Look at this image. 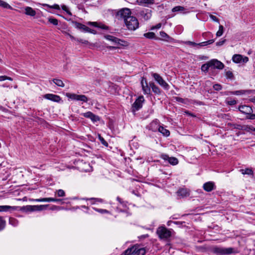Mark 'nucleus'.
<instances>
[{"mask_svg": "<svg viewBox=\"0 0 255 255\" xmlns=\"http://www.w3.org/2000/svg\"><path fill=\"white\" fill-rule=\"evenodd\" d=\"M211 252L216 255H229L236 253L233 248H223L218 246L212 247Z\"/></svg>", "mask_w": 255, "mask_h": 255, "instance_id": "1", "label": "nucleus"}, {"mask_svg": "<svg viewBox=\"0 0 255 255\" xmlns=\"http://www.w3.org/2000/svg\"><path fill=\"white\" fill-rule=\"evenodd\" d=\"M125 23L129 30H134L138 27V21L137 18L133 16L127 18Z\"/></svg>", "mask_w": 255, "mask_h": 255, "instance_id": "2", "label": "nucleus"}, {"mask_svg": "<svg viewBox=\"0 0 255 255\" xmlns=\"http://www.w3.org/2000/svg\"><path fill=\"white\" fill-rule=\"evenodd\" d=\"M156 234L161 239H167L171 236V231L164 226H161L157 228Z\"/></svg>", "mask_w": 255, "mask_h": 255, "instance_id": "3", "label": "nucleus"}, {"mask_svg": "<svg viewBox=\"0 0 255 255\" xmlns=\"http://www.w3.org/2000/svg\"><path fill=\"white\" fill-rule=\"evenodd\" d=\"M48 205H27L21 208V210L25 212L40 211L46 209Z\"/></svg>", "mask_w": 255, "mask_h": 255, "instance_id": "4", "label": "nucleus"}, {"mask_svg": "<svg viewBox=\"0 0 255 255\" xmlns=\"http://www.w3.org/2000/svg\"><path fill=\"white\" fill-rule=\"evenodd\" d=\"M131 11L128 8H124L119 10L116 14V16L118 19H124L125 21V19L131 16Z\"/></svg>", "mask_w": 255, "mask_h": 255, "instance_id": "5", "label": "nucleus"}, {"mask_svg": "<svg viewBox=\"0 0 255 255\" xmlns=\"http://www.w3.org/2000/svg\"><path fill=\"white\" fill-rule=\"evenodd\" d=\"M152 76L154 78V80L159 84L161 87L166 90H168L169 88V85L163 79V78L157 73H152Z\"/></svg>", "mask_w": 255, "mask_h": 255, "instance_id": "6", "label": "nucleus"}, {"mask_svg": "<svg viewBox=\"0 0 255 255\" xmlns=\"http://www.w3.org/2000/svg\"><path fill=\"white\" fill-rule=\"evenodd\" d=\"M144 101L142 96H139L133 103L131 107V111L134 113L136 111L139 110L142 108V104Z\"/></svg>", "mask_w": 255, "mask_h": 255, "instance_id": "7", "label": "nucleus"}, {"mask_svg": "<svg viewBox=\"0 0 255 255\" xmlns=\"http://www.w3.org/2000/svg\"><path fill=\"white\" fill-rule=\"evenodd\" d=\"M72 23L76 28L80 29L84 32H90L93 34L96 33V31L95 30L90 28L89 27H87L84 24H83L81 23L76 21H73Z\"/></svg>", "mask_w": 255, "mask_h": 255, "instance_id": "8", "label": "nucleus"}, {"mask_svg": "<svg viewBox=\"0 0 255 255\" xmlns=\"http://www.w3.org/2000/svg\"><path fill=\"white\" fill-rule=\"evenodd\" d=\"M66 96L73 100L79 101L83 102H87L88 98L84 95H77L76 94L67 93Z\"/></svg>", "mask_w": 255, "mask_h": 255, "instance_id": "9", "label": "nucleus"}, {"mask_svg": "<svg viewBox=\"0 0 255 255\" xmlns=\"http://www.w3.org/2000/svg\"><path fill=\"white\" fill-rule=\"evenodd\" d=\"M138 16L144 20H147L151 17V10L148 9H144L140 10L138 13Z\"/></svg>", "mask_w": 255, "mask_h": 255, "instance_id": "10", "label": "nucleus"}, {"mask_svg": "<svg viewBox=\"0 0 255 255\" xmlns=\"http://www.w3.org/2000/svg\"><path fill=\"white\" fill-rule=\"evenodd\" d=\"M141 85L143 93L144 94L150 95L151 92V87L149 86V85H148L145 78L143 77L142 78V80L141 81Z\"/></svg>", "mask_w": 255, "mask_h": 255, "instance_id": "11", "label": "nucleus"}, {"mask_svg": "<svg viewBox=\"0 0 255 255\" xmlns=\"http://www.w3.org/2000/svg\"><path fill=\"white\" fill-rule=\"evenodd\" d=\"M209 62L211 68H212L222 69L224 67V64L217 59H213L210 60Z\"/></svg>", "mask_w": 255, "mask_h": 255, "instance_id": "12", "label": "nucleus"}, {"mask_svg": "<svg viewBox=\"0 0 255 255\" xmlns=\"http://www.w3.org/2000/svg\"><path fill=\"white\" fill-rule=\"evenodd\" d=\"M104 37L111 41L115 45H123L121 42H124V41L119 38H118L113 35H106L104 36Z\"/></svg>", "mask_w": 255, "mask_h": 255, "instance_id": "13", "label": "nucleus"}, {"mask_svg": "<svg viewBox=\"0 0 255 255\" xmlns=\"http://www.w3.org/2000/svg\"><path fill=\"white\" fill-rule=\"evenodd\" d=\"M82 115L85 118L90 119L93 122H96L100 120V118L91 112H88L82 114Z\"/></svg>", "mask_w": 255, "mask_h": 255, "instance_id": "14", "label": "nucleus"}, {"mask_svg": "<svg viewBox=\"0 0 255 255\" xmlns=\"http://www.w3.org/2000/svg\"><path fill=\"white\" fill-rule=\"evenodd\" d=\"M162 157L164 160L168 161V162L172 165H175L178 163V160L176 157H169L166 154L162 155Z\"/></svg>", "mask_w": 255, "mask_h": 255, "instance_id": "15", "label": "nucleus"}, {"mask_svg": "<svg viewBox=\"0 0 255 255\" xmlns=\"http://www.w3.org/2000/svg\"><path fill=\"white\" fill-rule=\"evenodd\" d=\"M203 188L207 192H211L215 189L216 186L213 182H207L203 184Z\"/></svg>", "mask_w": 255, "mask_h": 255, "instance_id": "16", "label": "nucleus"}, {"mask_svg": "<svg viewBox=\"0 0 255 255\" xmlns=\"http://www.w3.org/2000/svg\"><path fill=\"white\" fill-rule=\"evenodd\" d=\"M44 97L46 99L56 102H59L61 100V98L59 96L52 94H46Z\"/></svg>", "mask_w": 255, "mask_h": 255, "instance_id": "17", "label": "nucleus"}, {"mask_svg": "<svg viewBox=\"0 0 255 255\" xmlns=\"http://www.w3.org/2000/svg\"><path fill=\"white\" fill-rule=\"evenodd\" d=\"M239 111L242 113L245 114L246 115H249L253 112V110L252 108L248 106H241L239 108Z\"/></svg>", "mask_w": 255, "mask_h": 255, "instance_id": "18", "label": "nucleus"}, {"mask_svg": "<svg viewBox=\"0 0 255 255\" xmlns=\"http://www.w3.org/2000/svg\"><path fill=\"white\" fill-rule=\"evenodd\" d=\"M133 255H144L145 250L144 248H139L138 246H133Z\"/></svg>", "mask_w": 255, "mask_h": 255, "instance_id": "19", "label": "nucleus"}, {"mask_svg": "<svg viewBox=\"0 0 255 255\" xmlns=\"http://www.w3.org/2000/svg\"><path fill=\"white\" fill-rule=\"evenodd\" d=\"M24 13L27 15L35 16L36 14V11L32 7L29 6H26L24 7Z\"/></svg>", "mask_w": 255, "mask_h": 255, "instance_id": "20", "label": "nucleus"}, {"mask_svg": "<svg viewBox=\"0 0 255 255\" xmlns=\"http://www.w3.org/2000/svg\"><path fill=\"white\" fill-rule=\"evenodd\" d=\"M18 208L17 206H10L8 205L0 206V212H7L9 210H16Z\"/></svg>", "mask_w": 255, "mask_h": 255, "instance_id": "21", "label": "nucleus"}, {"mask_svg": "<svg viewBox=\"0 0 255 255\" xmlns=\"http://www.w3.org/2000/svg\"><path fill=\"white\" fill-rule=\"evenodd\" d=\"M177 195L182 197H185L189 195V193L187 190L185 188H181L177 192Z\"/></svg>", "mask_w": 255, "mask_h": 255, "instance_id": "22", "label": "nucleus"}, {"mask_svg": "<svg viewBox=\"0 0 255 255\" xmlns=\"http://www.w3.org/2000/svg\"><path fill=\"white\" fill-rule=\"evenodd\" d=\"M149 86L152 89L153 93L155 94L159 95L161 93V90L153 82H149Z\"/></svg>", "mask_w": 255, "mask_h": 255, "instance_id": "23", "label": "nucleus"}, {"mask_svg": "<svg viewBox=\"0 0 255 255\" xmlns=\"http://www.w3.org/2000/svg\"><path fill=\"white\" fill-rule=\"evenodd\" d=\"M137 2L140 5H144L145 6H147L148 5L154 4L155 0H137Z\"/></svg>", "mask_w": 255, "mask_h": 255, "instance_id": "24", "label": "nucleus"}, {"mask_svg": "<svg viewBox=\"0 0 255 255\" xmlns=\"http://www.w3.org/2000/svg\"><path fill=\"white\" fill-rule=\"evenodd\" d=\"M159 127V126L157 121H153L149 124L148 128L153 131H155L158 130Z\"/></svg>", "mask_w": 255, "mask_h": 255, "instance_id": "25", "label": "nucleus"}, {"mask_svg": "<svg viewBox=\"0 0 255 255\" xmlns=\"http://www.w3.org/2000/svg\"><path fill=\"white\" fill-rule=\"evenodd\" d=\"M158 131L161 133L164 136H168L170 135V131L162 126L159 127Z\"/></svg>", "mask_w": 255, "mask_h": 255, "instance_id": "26", "label": "nucleus"}, {"mask_svg": "<svg viewBox=\"0 0 255 255\" xmlns=\"http://www.w3.org/2000/svg\"><path fill=\"white\" fill-rule=\"evenodd\" d=\"M243 56L240 54H235L232 58L233 61L237 63L242 62Z\"/></svg>", "mask_w": 255, "mask_h": 255, "instance_id": "27", "label": "nucleus"}, {"mask_svg": "<svg viewBox=\"0 0 255 255\" xmlns=\"http://www.w3.org/2000/svg\"><path fill=\"white\" fill-rule=\"evenodd\" d=\"M0 6L4 8L12 9V7L9 4L2 0H0Z\"/></svg>", "mask_w": 255, "mask_h": 255, "instance_id": "28", "label": "nucleus"}, {"mask_svg": "<svg viewBox=\"0 0 255 255\" xmlns=\"http://www.w3.org/2000/svg\"><path fill=\"white\" fill-rule=\"evenodd\" d=\"M185 10V8L183 6H176L172 8V11L173 12L180 11L181 12L185 13V12H184Z\"/></svg>", "mask_w": 255, "mask_h": 255, "instance_id": "29", "label": "nucleus"}, {"mask_svg": "<svg viewBox=\"0 0 255 255\" xmlns=\"http://www.w3.org/2000/svg\"><path fill=\"white\" fill-rule=\"evenodd\" d=\"M52 81L54 84H55L57 86L61 87H64V84L61 80L58 79H53Z\"/></svg>", "mask_w": 255, "mask_h": 255, "instance_id": "30", "label": "nucleus"}, {"mask_svg": "<svg viewBox=\"0 0 255 255\" xmlns=\"http://www.w3.org/2000/svg\"><path fill=\"white\" fill-rule=\"evenodd\" d=\"M240 171L243 174H247V175H253V171L251 168H246L245 169H241Z\"/></svg>", "mask_w": 255, "mask_h": 255, "instance_id": "31", "label": "nucleus"}, {"mask_svg": "<svg viewBox=\"0 0 255 255\" xmlns=\"http://www.w3.org/2000/svg\"><path fill=\"white\" fill-rule=\"evenodd\" d=\"M144 36L148 39H155V34L153 32H148L144 34Z\"/></svg>", "mask_w": 255, "mask_h": 255, "instance_id": "32", "label": "nucleus"}, {"mask_svg": "<svg viewBox=\"0 0 255 255\" xmlns=\"http://www.w3.org/2000/svg\"><path fill=\"white\" fill-rule=\"evenodd\" d=\"M134 250L133 246L131 248H129L124 251L122 255H133V250Z\"/></svg>", "mask_w": 255, "mask_h": 255, "instance_id": "33", "label": "nucleus"}, {"mask_svg": "<svg viewBox=\"0 0 255 255\" xmlns=\"http://www.w3.org/2000/svg\"><path fill=\"white\" fill-rule=\"evenodd\" d=\"M211 67V65L210 64V62L209 61L208 63L204 64L201 66V70L203 72H207L209 69V68Z\"/></svg>", "mask_w": 255, "mask_h": 255, "instance_id": "34", "label": "nucleus"}, {"mask_svg": "<svg viewBox=\"0 0 255 255\" xmlns=\"http://www.w3.org/2000/svg\"><path fill=\"white\" fill-rule=\"evenodd\" d=\"M214 40H213V39L209 40L208 41L198 43V46H200L201 47L206 46V45L212 44L213 43H214Z\"/></svg>", "mask_w": 255, "mask_h": 255, "instance_id": "35", "label": "nucleus"}, {"mask_svg": "<svg viewBox=\"0 0 255 255\" xmlns=\"http://www.w3.org/2000/svg\"><path fill=\"white\" fill-rule=\"evenodd\" d=\"M250 90H238L233 92V94L236 95L244 94L245 93L250 94Z\"/></svg>", "mask_w": 255, "mask_h": 255, "instance_id": "36", "label": "nucleus"}, {"mask_svg": "<svg viewBox=\"0 0 255 255\" xmlns=\"http://www.w3.org/2000/svg\"><path fill=\"white\" fill-rule=\"evenodd\" d=\"M9 223L12 226L15 227L18 225V221L14 218H9Z\"/></svg>", "mask_w": 255, "mask_h": 255, "instance_id": "37", "label": "nucleus"}, {"mask_svg": "<svg viewBox=\"0 0 255 255\" xmlns=\"http://www.w3.org/2000/svg\"><path fill=\"white\" fill-rule=\"evenodd\" d=\"M43 5L44 6H45V7H47L48 8H53V9H58V10L60 9L59 5L57 4H55L53 5H50L48 4L44 3V4H43Z\"/></svg>", "mask_w": 255, "mask_h": 255, "instance_id": "38", "label": "nucleus"}, {"mask_svg": "<svg viewBox=\"0 0 255 255\" xmlns=\"http://www.w3.org/2000/svg\"><path fill=\"white\" fill-rule=\"evenodd\" d=\"M224 32V27L223 25H220L219 26V30L216 33V36L217 37H220L222 35Z\"/></svg>", "mask_w": 255, "mask_h": 255, "instance_id": "39", "label": "nucleus"}, {"mask_svg": "<svg viewBox=\"0 0 255 255\" xmlns=\"http://www.w3.org/2000/svg\"><path fill=\"white\" fill-rule=\"evenodd\" d=\"M63 199L55 198H48V202H60L61 204L64 203Z\"/></svg>", "mask_w": 255, "mask_h": 255, "instance_id": "40", "label": "nucleus"}, {"mask_svg": "<svg viewBox=\"0 0 255 255\" xmlns=\"http://www.w3.org/2000/svg\"><path fill=\"white\" fill-rule=\"evenodd\" d=\"M244 130L248 132H255V128L251 126H245Z\"/></svg>", "mask_w": 255, "mask_h": 255, "instance_id": "41", "label": "nucleus"}, {"mask_svg": "<svg viewBox=\"0 0 255 255\" xmlns=\"http://www.w3.org/2000/svg\"><path fill=\"white\" fill-rule=\"evenodd\" d=\"M5 226V221L3 219L2 217L0 216V231L2 230Z\"/></svg>", "mask_w": 255, "mask_h": 255, "instance_id": "42", "label": "nucleus"}, {"mask_svg": "<svg viewBox=\"0 0 255 255\" xmlns=\"http://www.w3.org/2000/svg\"><path fill=\"white\" fill-rule=\"evenodd\" d=\"M56 193L58 197H64L65 196V193L62 189H59L56 191Z\"/></svg>", "mask_w": 255, "mask_h": 255, "instance_id": "43", "label": "nucleus"}, {"mask_svg": "<svg viewBox=\"0 0 255 255\" xmlns=\"http://www.w3.org/2000/svg\"><path fill=\"white\" fill-rule=\"evenodd\" d=\"M48 21L54 25H57L58 24V20L53 17H49L48 18Z\"/></svg>", "mask_w": 255, "mask_h": 255, "instance_id": "44", "label": "nucleus"}, {"mask_svg": "<svg viewBox=\"0 0 255 255\" xmlns=\"http://www.w3.org/2000/svg\"><path fill=\"white\" fill-rule=\"evenodd\" d=\"M98 138L102 144H103L106 147L108 146V142L105 140V139L102 136H101V135L99 134Z\"/></svg>", "mask_w": 255, "mask_h": 255, "instance_id": "45", "label": "nucleus"}, {"mask_svg": "<svg viewBox=\"0 0 255 255\" xmlns=\"http://www.w3.org/2000/svg\"><path fill=\"white\" fill-rule=\"evenodd\" d=\"M234 128L239 129V130H244L245 126H242L241 125L238 124H233L232 125Z\"/></svg>", "mask_w": 255, "mask_h": 255, "instance_id": "46", "label": "nucleus"}, {"mask_svg": "<svg viewBox=\"0 0 255 255\" xmlns=\"http://www.w3.org/2000/svg\"><path fill=\"white\" fill-rule=\"evenodd\" d=\"M185 44L187 45H189V46H193V47L198 46V43H196L194 42H192V41H185Z\"/></svg>", "mask_w": 255, "mask_h": 255, "instance_id": "47", "label": "nucleus"}, {"mask_svg": "<svg viewBox=\"0 0 255 255\" xmlns=\"http://www.w3.org/2000/svg\"><path fill=\"white\" fill-rule=\"evenodd\" d=\"M93 209L100 213L103 214V213H109V212L106 210V209H97L96 208H93Z\"/></svg>", "mask_w": 255, "mask_h": 255, "instance_id": "48", "label": "nucleus"}, {"mask_svg": "<svg viewBox=\"0 0 255 255\" xmlns=\"http://www.w3.org/2000/svg\"><path fill=\"white\" fill-rule=\"evenodd\" d=\"M62 9L64 10L66 13L69 14V15H72V13L70 11V10L68 9L67 6L65 5H62L61 6Z\"/></svg>", "mask_w": 255, "mask_h": 255, "instance_id": "49", "label": "nucleus"}, {"mask_svg": "<svg viewBox=\"0 0 255 255\" xmlns=\"http://www.w3.org/2000/svg\"><path fill=\"white\" fill-rule=\"evenodd\" d=\"M222 86L219 84H216L213 86V88L216 91H220L222 89Z\"/></svg>", "mask_w": 255, "mask_h": 255, "instance_id": "50", "label": "nucleus"}, {"mask_svg": "<svg viewBox=\"0 0 255 255\" xmlns=\"http://www.w3.org/2000/svg\"><path fill=\"white\" fill-rule=\"evenodd\" d=\"M36 202H48V198H42L35 200Z\"/></svg>", "mask_w": 255, "mask_h": 255, "instance_id": "51", "label": "nucleus"}, {"mask_svg": "<svg viewBox=\"0 0 255 255\" xmlns=\"http://www.w3.org/2000/svg\"><path fill=\"white\" fill-rule=\"evenodd\" d=\"M86 200H94L95 202H103V200L100 198H90V199H86Z\"/></svg>", "mask_w": 255, "mask_h": 255, "instance_id": "52", "label": "nucleus"}, {"mask_svg": "<svg viewBox=\"0 0 255 255\" xmlns=\"http://www.w3.org/2000/svg\"><path fill=\"white\" fill-rule=\"evenodd\" d=\"M226 75L228 78H232L233 77V74L231 71H228L226 73Z\"/></svg>", "mask_w": 255, "mask_h": 255, "instance_id": "53", "label": "nucleus"}, {"mask_svg": "<svg viewBox=\"0 0 255 255\" xmlns=\"http://www.w3.org/2000/svg\"><path fill=\"white\" fill-rule=\"evenodd\" d=\"M247 119L251 120H255V114H250L247 116Z\"/></svg>", "mask_w": 255, "mask_h": 255, "instance_id": "54", "label": "nucleus"}, {"mask_svg": "<svg viewBox=\"0 0 255 255\" xmlns=\"http://www.w3.org/2000/svg\"><path fill=\"white\" fill-rule=\"evenodd\" d=\"M160 35L163 38H169V36L164 31H160Z\"/></svg>", "mask_w": 255, "mask_h": 255, "instance_id": "55", "label": "nucleus"}, {"mask_svg": "<svg viewBox=\"0 0 255 255\" xmlns=\"http://www.w3.org/2000/svg\"><path fill=\"white\" fill-rule=\"evenodd\" d=\"M225 41H226L225 39L220 40L216 43V45L217 46H221L225 43Z\"/></svg>", "mask_w": 255, "mask_h": 255, "instance_id": "56", "label": "nucleus"}, {"mask_svg": "<svg viewBox=\"0 0 255 255\" xmlns=\"http://www.w3.org/2000/svg\"><path fill=\"white\" fill-rule=\"evenodd\" d=\"M88 24L89 25L94 26L95 27L98 26V24L97 22H89L88 23Z\"/></svg>", "mask_w": 255, "mask_h": 255, "instance_id": "57", "label": "nucleus"}, {"mask_svg": "<svg viewBox=\"0 0 255 255\" xmlns=\"http://www.w3.org/2000/svg\"><path fill=\"white\" fill-rule=\"evenodd\" d=\"M210 17L214 21H219L218 18L216 16H214L212 14H211L210 15Z\"/></svg>", "mask_w": 255, "mask_h": 255, "instance_id": "58", "label": "nucleus"}, {"mask_svg": "<svg viewBox=\"0 0 255 255\" xmlns=\"http://www.w3.org/2000/svg\"><path fill=\"white\" fill-rule=\"evenodd\" d=\"M98 27L105 30H108L109 29V27L107 26L104 24H102L101 25H98Z\"/></svg>", "mask_w": 255, "mask_h": 255, "instance_id": "59", "label": "nucleus"}, {"mask_svg": "<svg viewBox=\"0 0 255 255\" xmlns=\"http://www.w3.org/2000/svg\"><path fill=\"white\" fill-rule=\"evenodd\" d=\"M249 61V58L246 56H243V59L242 62L243 63H247Z\"/></svg>", "mask_w": 255, "mask_h": 255, "instance_id": "60", "label": "nucleus"}, {"mask_svg": "<svg viewBox=\"0 0 255 255\" xmlns=\"http://www.w3.org/2000/svg\"><path fill=\"white\" fill-rule=\"evenodd\" d=\"M64 33L65 34L67 35L71 38V40H76V38L70 34L67 33V32H64Z\"/></svg>", "mask_w": 255, "mask_h": 255, "instance_id": "61", "label": "nucleus"}, {"mask_svg": "<svg viewBox=\"0 0 255 255\" xmlns=\"http://www.w3.org/2000/svg\"><path fill=\"white\" fill-rule=\"evenodd\" d=\"M175 99L177 101H178L179 102H181V103L184 102V99H182V98L177 97L175 98Z\"/></svg>", "mask_w": 255, "mask_h": 255, "instance_id": "62", "label": "nucleus"}, {"mask_svg": "<svg viewBox=\"0 0 255 255\" xmlns=\"http://www.w3.org/2000/svg\"><path fill=\"white\" fill-rule=\"evenodd\" d=\"M107 47L109 50H115L118 48V47L114 46H107Z\"/></svg>", "mask_w": 255, "mask_h": 255, "instance_id": "63", "label": "nucleus"}, {"mask_svg": "<svg viewBox=\"0 0 255 255\" xmlns=\"http://www.w3.org/2000/svg\"><path fill=\"white\" fill-rule=\"evenodd\" d=\"M236 103H237V102L236 100H232V101L229 102V104L230 105H234L236 104Z\"/></svg>", "mask_w": 255, "mask_h": 255, "instance_id": "64", "label": "nucleus"}]
</instances>
